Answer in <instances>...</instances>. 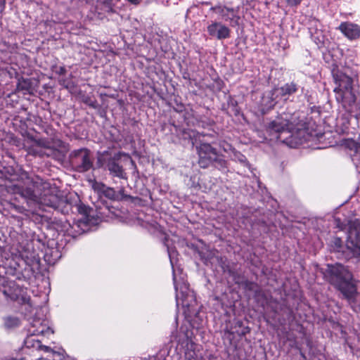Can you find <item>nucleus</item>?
I'll return each instance as SVG.
<instances>
[{"instance_id": "28", "label": "nucleus", "mask_w": 360, "mask_h": 360, "mask_svg": "<svg viewBox=\"0 0 360 360\" xmlns=\"http://www.w3.org/2000/svg\"><path fill=\"white\" fill-rule=\"evenodd\" d=\"M44 320H41V319L39 318H37V317H34L32 319V321L30 322V327L29 329H34V328H37V327H39L40 325L42 324V323L44 322Z\"/></svg>"}, {"instance_id": "2", "label": "nucleus", "mask_w": 360, "mask_h": 360, "mask_svg": "<svg viewBox=\"0 0 360 360\" xmlns=\"http://www.w3.org/2000/svg\"><path fill=\"white\" fill-rule=\"evenodd\" d=\"M326 276L329 282L342 293L350 305L355 300L356 289L352 283V274L343 265L339 263L328 264Z\"/></svg>"}, {"instance_id": "13", "label": "nucleus", "mask_w": 360, "mask_h": 360, "mask_svg": "<svg viewBox=\"0 0 360 360\" xmlns=\"http://www.w3.org/2000/svg\"><path fill=\"white\" fill-rule=\"evenodd\" d=\"M207 31L211 38L217 40L229 39L231 32L228 26L219 21H211L207 27Z\"/></svg>"}, {"instance_id": "20", "label": "nucleus", "mask_w": 360, "mask_h": 360, "mask_svg": "<svg viewBox=\"0 0 360 360\" xmlns=\"http://www.w3.org/2000/svg\"><path fill=\"white\" fill-rule=\"evenodd\" d=\"M274 92V89L269 91H266L264 93L262 99V105L263 106L262 110H269L272 108L280 100L278 96H276V95H273Z\"/></svg>"}, {"instance_id": "27", "label": "nucleus", "mask_w": 360, "mask_h": 360, "mask_svg": "<svg viewBox=\"0 0 360 360\" xmlns=\"http://www.w3.org/2000/svg\"><path fill=\"white\" fill-rule=\"evenodd\" d=\"M118 0H98V2L102 5L101 9L108 13H115V6Z\"/></svg>"}, {"instance_id": "10", "label": "nucleus", "mask_w": 360, "mask_h": 360, "mask_svg": "<svg viewBox=\"0 0 360 360\" xmlns=\"http://www.w3.org/2000/svg\"><path fill=\"white\" fill-rule=\"evenodd\" d=\"M80 214V217L76 219L72 226L74 232L78 235L93 230L101 221L92 210H86Z\"/></svg>"}, {"instance_id": "29", "label": "nucleus", "mask_w": 360, "mask_h": 360, "mask_svg": "<svg viewBox=\"0 0 360 360\" xmlns=\"http://www.w3.org/2000/svg\"><path fill=\"white\" fill-rule=\"evenodd\" d=\"M60 84L67 89L70 87V82L69 81H68L67 79H60Z\"/></svg>"}, {"instance_id": "4", "label": "nucleus", "mask_w": 360, "mask_h": 360, "mask_svg": "<svg viewBox=\"0 0 360 360\" xmlns=\"http://www.w3.org/2000/svg\"><path fill=\"white\" fill-rule=\"evenodd\" d=\"M268 131L271 134H276V139H281L284 134L288 136H283V141L291 146H294L302 143L300 136L304 134V131L296 127L295 125L290 122L286 115L285 117H278L269 123Z\"/></svg>"}, {"instance_id": "16", "label": "nucleus", "mask_w": 360, "mask_h": 360, "mask_svg": "<svg viewBox=\"0 0 360 360\" xmlns=\"http://www.w3.org/2000/svg\"><path fill=\"white\" fill-rule=\"evenodd\" d=\"M349 40L360 37V26L351 22H342L338 28Z\"/></svg>"}, {"instance_id": "26", "label": "nucleus", "mask_w": 360, "mask_h": 360, "mask_svg": "<svg viewBox=\"0 0 360 360\" xmlns=\"http://www.w3.org/2000/svg\"><path fill=\"white\" fill-rule=\"evenodd\" d=\"M229 147V149L231 150V154L230 155L231 158L236 161L238 162L240 164H242L243 166H245L247 167H250L249 163L247 160L246 157L243 155L241 153L236 150L235 149H232L230 146H227Z\"/></svg>"}, {"instance_id": "32", "label": "nucleus", "mask_w": 360, "mask_h": 360, "mask_svg": "<svg viewBox=\"0 0 360 360\" xmlns=\"http://www.w3.org/2000/svg\"><path fill=\"white\" fill-rule=\"evenodd\" d=\"M341 243H342V241L340 238L335 239V245H337L338 248L341 247Z\"/></svg>"}, {"instance_id": "25", "label": "nucleus", "mask_w": 360, "mask_h": 360, "mask_svg": "<svg viewBox=\"0 0 360 360\" xmlns=\"http://www.w3.org/2000/svg\"><path fill=\"white\" fill-rule=\"evenodd\" d=\"M4 326L6 329L11 330L18 327L20 321L17 316H6L3 318Z\"/></svg>"}, {"instance_id": "12", "label": "nucleus", "mask_w": 360, "mask_h": 360, "mask_svg": "<svg viewBox=\"0 0 360 360\" xmlns=\"http://www.w3.org/2000/svg\"><path fill=\"white\" fill-rule=\"evenodd\" d=\"M27 347H32L37 350H42L48 353V355L44 360H63L64 352L63 351H53L50 347L44 346L39 340H35L32 337H29L25 341Z\"/></svg>"}, {"instance_id": "18", "label": "nucleus", "mask_w": 360, "mask_h": 360, "mask_svg": "<svg viewBox=\"0 0 360 360\" xmlns=\"http://www.w3.org/2000/svg\"><path fill=\"white\" fill-rule=\"evenodd\" d=\"M298 90V86L295 82H289L280 87H275L273 95L278 96L281 101H286L290 96L296 93Z\"/></svg>"}, {"instance_id": "31", "label": "nucleus", "mask_w": 360, "mask_h": 360, "mask_svg": "<svg viewBox=\"0 0 360 360\" xmlns=\"http://www.w3.org/2000/svg\"><path fill=\"white\" fill-rule=\"evenodd\" d=\"M56 72L59 75H65L66 72V69L65 68V67L61 66L58 68Z\"/></svg>"}, {"instance_id": "22", "label": "nucleus", "mask_w": 360, "mask_h": 360, "mask_svg": "<svg viewBox=\"0 0 360 360\" xmlns=\"http://www.w3.org/2000/svg\"><path fill=\"white\" fill-rule=\"evenodd\" d=\"M37 146L40 147L41 150L39 152L41 155L48 157L55 156L56 151L50 145V143L46 139H39L36 141Z\"/></svg>"}, {"instance_id": "17", "label": "nucleus", "mask_w": 360, "mask_h": 360, "mask_svg": "<svg viewBox=\"0 0 360 360\" xmlns=\"http://www.w3.org/2000/svg\"><path fill=\"white\" fill-rule=\"evenodd\" d=\"M342 145L350 151L354 152L352 161L356 169L360 172V143L356 142L353 139H345L342 141Z\"/></svg>"}, {"instance_id": "1", "label": "nucleus", "mask_w": 360, "mask_h": 360, "mask_svg": "<svg viewBox=\"0 0 360 360\" xmlns=\"http://www.w3.org/2000/svg\"><path fill=\"white\" fill-rule=\"evenodd\" d=\"M6 190L31 203L51 207H56L58 204L56 187L39 176L31 178L23 174L16 181L6 185Z\"/></svg>"}, {"instance_id": "6", "label": "nucleus", "mask_w": 360, "mask_h": 360, "mask_svg": "<svg viewBox=\"0 0 360 360\" xmlns=\"http://www.w3.org/2000/svg\"><path fill=\"white\" fill-rule=\"evenodd\" d=\"M124 155L122 153L112 155L108 150L98 153L97 164L99 167L108 169L112 176L127 180V173L124 172L122 166L119 164L120 158Z\"/></svg>"}, {"instance_id": "7", "label": "nucleus", "mask_w": 360, "mask_h": 360, "mask_svg": "<svg viewBox=\"0 0 360 360\" xmlns=\"http://www.w3.org/2000/svg\"><path fill=\"white\" fill-rule=\"evenodd\" d=\"M199 155V165L202 168H206L210 165L215 167H225L226 162L217 153L215 148L209 143H201L198 148Z\"/></svg>"}, {"instance_id": "24", "label": "nucleus", "mask_w": 360, "mask_h": 360, "mask_svg": "<svg viewBox=\"0 0 360 360\" xmlns=\"http://www.w3.org/2000/svg\"><path fill=\"white\" fill-rule=\"evenodd\" d=\"M17 90L24 94H30L32 90V82L30 79L20 78L17 84Z\"/></svg>"}, {"instance_id": "23", "label": "nucleus", "mask_w": 360, "mask_h": 360, "mask_svg": "<svg viewBox=\"0 0 360 360\" xmlns=\"http://www.w3.org/2000/svg\"><path fill=\"white\" fill-rule=\"evenodd\" d=\"M29 331L32 335H41L44 336H49L51 334H53V331L52 329L48 326V322L46 320H44V322L41 325L34 329H29Z\"/></svg>"}, {"instance_id": "9", "label": "nucleus", "mask_w": 360, "mask_h": 360, "mask_svg": "<svg viewBox=\"0 0 360 360\" xmlns=\"http://www.w3.org/2000/svg\"><path fill=\"white\" fill-rule=\"evenodd\" d=\"M72 165L79 172H85L93 167V158L87 148L75 150L70 154Z\"/></svg>"}, {"instance_id": "15", "label": "nucleus", "mask_w": 360, "mask_h": 360, "mask_svg": "<svg viewBox=\"0 0 360 360\" xmlns=\"http://www.w3.org/2000/svg\"><path fill=\"white\" fill-rule=\"evenodd\" d=\"M93 187L95 190H97L110 200H118L127 198V195L124 193V188H121L118 192H116L113 188L107 187L105 185L98 183H95Z\"/></svg>"}, {"instance_id": "14", "label": "nucleus", "mask_w": 360, "mask_h": 360, "mask_svg": "<svg viewBox=\"0 0 360 360\" xmlns=\"http://www.w3.org/2000/svg\"><path fill=\"white\" fill-rule=\"evenodd\" d=\"M212 10L219 15V19L229 22L230 25L234 27L238 25L239 16L237 9L219 6L212 8Z\"/></svg>"}, {"instance_id": "3", "label": "nucleus", "mask_w": 360, "mask_h": 360, "mask_svg": "<svg viewBox=\"0 0 360 360\" xmlns=\"http://www.w3.org/2000/svg\"><path fill=\"white\" fill-rule=\"evenodd\" d=\"M168 255L170 263L173 269V280L174 288L176 290V306L181 305L185 309L186 314H191L195 312L194 307L196 304V299L194 292L189 289L188 284L184 276H180L178 278L176 271L174 269V259L176 255V251L172 248H168Z\"/></svg>"}, {"instance_id": "21", "label": "nucleus", "mask_w": 360, "mask_h": 360, "mask_svg": "<svg viewBox=\"0 0 360 360\" xmlns=\"http://www.w3.org/2000/svg\"><path fill=\"white\" fill-rule=\"evenodd\" d=\"M20 256L28 265H32L37 261V255L32 245H27L19 252Z\"/></svg>"}, {"instance_id": "33", "label": "nucleus", "mask_w": 360, "mask_h": 360, "mask_svg": "<svg viewBox=\"0 0 360 360\" xmlns=\"http://www.w3.org/2000/svg\"><path fill=\"white\" fill-rule=\"evenodd\" d=\"M1 1H3V3H4V2H5V0H1Z\"/></svg>"}, {"instance_id": "5", "label": "nucleus", "mask_w": 360, "mask_h": 360, "mask_svg": "<svg viewBox=\"0 0 360 360\" xmlns=\"http://www.w3.org/2000/svg\"><path fill=\"white\" fill-rule=\"evenodd\" d=\"M334 79L337 85L334 89L335 98L338 102L351 105L355 102V95L352 91L353 80L348 75L340 72L334 75Z\"/></svg>"}, {"instance_id": "19", "label": "nucleus", "mask_w": 360, "mask_h": 360, "mask_svg": "<svg viewBox=\"0 0 360 360\" xmlns=\"http://www.w3.org/2000/svg\"><path fill=\"white\" fill-rule=\"evenodd\" d=\"M172 338L177 342L178 345L184 348L186 347L187 349H189L193 347L191 333L183 326L180 328L179 332H176V334H172Z\"/></svg>"}, {"instance_id": "11", "label": "nucleus", "mask_w": 360, "mask_h": 360, "mask_svg": "<svg viewBox=\"0 0 360 360\" xmlns=\"http://www.w3.org/2000/svg\"><path fill=\"white\" fill-rule=\"evenodd\" d=\"M2 293L8 300L18 301L22 304L31 307L30 297L27 295L24 289L17 285L14 281L7 282V284L4 286Z\"/></svg>"}, {"instance_id": "30", "label": "nucleus", "mask_w": 360, "mask_h": 360, "mask_svg": "<svg viewBox=\"0 0 360 360\" xmlns=\"http://www.w3.org/2000/svg\"><path fill=\"white\" fill-rule=\"evenodd\" d=\"M302 0H286L288 4L290 6H297L298 5Z\"/></svg>"}, {"instance_id": "8", "label": "nucleus", "mask_w": 360, "mask_h": 360, "mask_svg": "<svg viewBox=\"0 0 360 360\" xmlns=\"http://www.w3.org/2000/svg\"><path fill=\"white\" fill-rule=\"evenodd\" d=\"M346 247L360 262V221L358 219L348 223Z\"/></svg>"}]
</instances>
